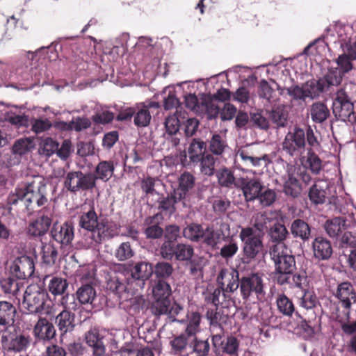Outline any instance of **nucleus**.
Wrapping results in <instances>:
<instances>
[{
	"label": "nucleus",
	"mask_w": 356,
	"mask_h": 356,
	"mask_svg": "<svg viewBox=\"0 0 356 356\" xmlns=\"http://www.w3.org/2000/svg\"><path fill=\"white\" fill-rule=\"evenodd\" d=\"M79 245L84 249L95 248L115 236V225L107 219H99L94 207L78 216Z\"/></svg>",
	"instance_id": "obj_1"
},
{
	"label": "nucleus",
	"mask_w": 356,
	"mask_h": 356,
	"mask_svg": "<svg viewBox=\"0 0 356 356\" xmlns=\"http://www.w3.org/2000/svg\"><path fill=\"white\" fill-rule=\"evenodd\" d=\"M47 185L39 177L32 181L26 183L24 187L16 188L13 193L9 194L7 202L15 205L21 202L28 213L34 211V204L40 207L47 204Z\"/></svg>",
	"instance_id": "obj_2"
},
{
	"label": "nucleus",
	"mask_w": 356,
	"mask_h": 356,
	"mask_svg": "<svg viewBox=\"0 0 356 356\" xmlns=\"http://www.w3.org/2000/svg\"><path fill=\"white\" fill-rule=\"evenodd\" d=\"M238 236L242 243L243 263L250 264L264 254L263 233L257 232L253 227H245L241 229Z\"/></svg>",
	"instance_id": "obj_3"
},
{
	"label": "nucleus",
	"mask_w": 356,
	"mask_h": 356,
	"mask_svg": "<svg viewBox=\"0 0 356 356\" xmlns=\"http://www.w3.org/2000/svg\"><path fill=\"white\" fill-rule=\"evenodd\" d=\"M63 187L74 194L92 191L96 187L95 175L81 170L70 171L65 177Z\"/></svg>",
	"instance_id": "obj_4"
},
{
	"label": "nucleus",
	"mask_w": 356,
	"mask_h": 356,
	"mask_svg": "<svg viewBox=\"0 0 356 356\" xmlns=\"http://www.w3.org/2000/svg\"><path fill=\"white\" fill-rule=\"evenodd\" d=\"M31 339L15 327L5 329L1 339L2 348L7 352L19 353L26 350Z\"/></svg>",
	"instance_id": "obj_5"
},
{
	"label": "nucleus",
	"mask_w": 356,
	"mask_h": 356,
	"mask_svg": "<svg viewBox=\"0 0 356 356\" xmlns=\"http://www.w3.org/2000/svg\"><path fill=\"white\" fill-rule=\"evenodd\" d=\"M240 292L243 300H248L255 296L261 300L265 295L264 280L258 273H252L241 278Z\"/></svg>",
	"instance_id": "obj_6"
},
{
	"label": "nucleus",
	"mask_w": 356,
	"mask_h": 356,
	"mask_svg": "<svg viewBox=\"0 0 356 356\" xmlns=\"http://www.w3.org/2000/svg\"><path fill=\"white\" fill-rule=\"evenodd\" d=\"M305 131L299 127L289 131L282 144V150L292 157L300 156L305 152Z\"/></svg>",
	"instance_id": "obj_7"
},
{
	"label": "nucleus",
	"mask_w": 356,
	"mask_h": 356,
	"mask_svg": "<svg viewBox=\"0 0 356 356\" xmlns=\"http://www.w3.org/2000/svg\"><path fill=\"white\" fill-rule=\"evenodd\" d=\"M286 246L284 243H276L270 246V255L275 264V270L280 272H293L296 268V261L293 255L285 252Z\"/></svg>",
	"instance_id": "obj_8"
},
{
	"label": "nucleus",
	"mask_w": 356,
	"mask_h": 356,
	"mask_svg": "<svg viewBox=\"0 0 356 356\" xmlns=\"http://www.w3.org/2000/svg\"><path fill=\"white\" fill-rule=\"evenodd\" d=\"M130 271L128 284L132 286L133 291L143 289L154 272L152 264L145 261L135 263Z\"/></svg>",
	"instance_id": "obj_9"
},
{
	"label": "nucleus",
	"mask_w": 356,
	"mask_h": 356,
	"mask_svg": "<svg viewBox=\"0 0 356 356\" xmlns=\"http://www.w3.org/2000/svg\"><path fill=\"white\" fill-rule=\"evenodd\" d=\"M334 296L343 308V316L348 320L350 318L352 305L356 302V291L353 285L348 281L339 283Z\"/></svg>",
	"instance_id": "obj_10"
},
{
	"label": "nucleus",
	"mask_w": 356,
	"mask_h": 356,
	"mask_svg": "<svg viewBox=\"0 0 356 356\" xmlns=\"http://www.w3.org/2000/svg\"><path fill=\"white\" fill-rule=\"evenodd\" d=\"M47 296L38 285H29L24 294L23 306L30 313H38L43 309Z\"/></svg>",
	"instance_id": "obj_11"
},
{
	"label": "nucleus",
	"mask_w": 356,
	"mask_h": 356,
	"mask_svg": "<svg viewBox=\"0 0 356 356\" xmlns=\"http://www.w3.org/2000/svg\"><path fill=\"white\" fill-rule=\"evenodd\" d=\"M216 282L225 296L227 293H234L240 286L239 273L234 268H224L219 272Z\"/></svg>",
	"instance_id": "obj_12"
},
{
	"label": "nucleus",
	"mask_w": 356,
	"mask_h": 356,
	"mask_svg": "<svg viewBox=\"0 0 356 356\" xmlns=\"http://www.w3.org/2000/svg\"><path fill=\"white\" fill-rule=\"evenodd\" d=\"M332 111L336 118L343 121L354 113V106L346 92L341 89L337 91L332 104Z\"/></svg>",
	"instance_id": "obj_13"
},
{
	"label": "nucleus",
	"mask_w": 356,
	"mask_h": 356,
	"mask_svg": "<svg viewBox=\"0 0 356 356\" xmlns=\"http://www.w3.org/2000/svg\"><path fill=\"white\" fill-rule=\"evenodd\" d=\"M51 238L62 247L71 245L74 237V225L70 221L63 224L54 223L51 229Z\"/></svg>",
	"instance_id": "obj_14"
},
{
	"label": "nucleus",
	"mask_w": 356,
	"mask_h": 356,
	"mask_svg": "<svg viewBox=\"0 0 356 356\" xmlns=\"http://www.w3.org/2000/svg\"><path fill=\"white\" fill-rule=\"evenodd\" d=\"M236 188L241 190L245 200L248 202L257 199L259 192L264 189V185L257 178L240 177Z\"/></svg>",
	"instance_id": "obj_15"
},
{
	"label": "nucleus",
	"mask_w": 356,
	"mask_h": 356,
	"mask_svg": "<svg viewBox=\"0 0 356 356\" xmlns=\"http://www.w3.org/2000/svg\"><path fill=\"white\" fill-rule=\"evenodd\" d=\"M34 270L35 265L33 259L26 255L16 258L10 266V274L18 280L30 277Z\"/></svg>",
	"instance_id": "obj_16"
},
{
	"label": "nucleus",
	"mask_w": 356,
	"mask_h": 356,
	"mask_svg": "<svg viewBox=\"0 0 356 356\" xmlns=\"http://www.w3.org/2000/svg\"><path fill=\"white\" fill-rule=\"evenodd\" d=\"M51 224L52 218L44 211H40L36 218L29 222L27 233L33 237L43 236L48 232Z\"/></svg>",
	"instance_id": "obj_17"
},
{
	"label": "nucleus",
	"mask_w": 356,
	"mask_h": 356,
	"mask_svg": "<svg viewBox=\"0 0 356 356\" xmlns=\"http://www.w3.org/2000/svg\"><path fill=\"white\" fill-rule=\"evenodd\" d=\"M160 104L156 102L139 103L136 105L134 124L138 128L146 127L149 125L152 120L150 109H159Z\"/></svg>",
	"instance_id": "obj_18"
},
{
	"label": "nucleus",
	"mask_w": 356,
	"mask_h": 356,
	"mask_svg": "<svg viewBox=\"0 0 356 356\" xmlns=\"http://www.w3.org/2000/svg\"><path fill=\"white\" fill-rule=\"evenodd\" d=\"M314 257L318 261H327L332 255L331 242L323 236L316 237L312 244Z\"/></svg>",
	"instance_id": "obj_19"
},
{
	"label": "nucleus",
	"mask_w": 356,
	"mask_h": 356,
	"mask_svg": "<svg viewBox=\"0 0 356 356\" xmlns=\"http://www.w3.org/2000/svg\"><path fill=\"white\" fill-rule=\"evenodd\" d=\"M104 336L99 333V329L90 328L85 334V341L88 346L92 348L93 356H104L106 347L103 342Z\"/></svg>",
	"instance_id": "obj_20"
},
{
	"label": "nucleus",
	"mask_w": 356,
	"mask_h": 356,
	"mask_svg": "<svg viewBox=\"0 0 356 356\" xmlns=\"http://www.w3.org/2000/svg\"><path fill=\"white\" fill-rule=\"evenodd\" d=\"M107 289L120 300H127L129 291H133L132 286L128 284V278L125 280L122 275L111 277L107 282Z\"/></svg>",
	"instance_id": "obj_21"
},
{
	"label": "nucleus",
	"mask_w": 356,
	"mask_h": 356,
	"mask_svg": "<svg viewBox=\"0 0 356 356\" xmlns=\"http://www.w3.org/2000/svg\"><path fill=\"white\" fill-rule=\"evenodd\" d=\"M226 310L227 308L224 307L208 308L206 318L209 321L210 325L222 328V325L226 324L229 319V314L226 312Z\"/></svg>",
	"instance_id": "obj_22"
},
{
	"label": "nucleus",
	"mask_w": 356,
	"mask_h": 356,
	"mask_svg": "<svg viewBox=\"0 0 356 356\" xmlns=\"http://www.w3.org/2000/svg\"><path fill=\"white\" fill-rule=\"evenodd\" d=\"M36 337L42 340L52 339L56 335L54 325L45 318H40L34 327Z\"/></svg>",
	"instance_id": "obj_23"
},
{
	"label": "nucleus",
	"mask_w": 356,
	"mask_h": 356,
	"mask_svg": "<svg viewBox=\"0 0 356 356\" xmlns=\"http://www.w3.org/2000/svg\"><path fill=\"white\" fill-rule=\"evenodd\" d=\"M56 323L60 334L63 336L67 332L73 331L75 327V315L74 313L65 309L56 316Z\"/></svg>",
	"instance_id": "obj_24"
},
{
	"label": "nucleus",
	"mask_w": 356,
	"mask_h": 356,
	"mask_svg": "<svg viewBox=\"0 0 356 356\" xmlns=\"http://www.w3.org/2000/svg\"><path fill=\"white\" fill-rule=\"evenodd\" d=\"M225 234L222 229L215 230L213 226H207L203 230L202 238L201 241L206 245L211 247L212 249L218 248V245L222 238L225 241Z\"/></svg>",
	"instance_id": "obj_25"
},
{
	"label": "nucleus",
	"mask_w": 356,
	"mask_h": 356,
	"mask_svg": "<svg viewBox=\"0 0 356 356\" xmlns=\"http://www.w3.org/2000/svg\"><path fill=\"white\" fill-rule=\"evenodd\" d=\"M48 282L47 289L54 296L63 295L68 288V282L65 278L58 276L46 275L44 282Z\"/></svg>",
	"instance_id": "obj_26"
},
{
	"label": "nucleus",
	"mask_w": 356,
	"mask_h": 356,
	"mask_svg": "<svg viewBox=\"0 0 356 356\" xmlns=\"http://www.w3.org/2000/svg\"><path fill=\"white\" fill-rule=\"evenodd\" d=\"M16 309L10 302L7 301H0V325L3 329L13 327L11 325L14 322Z\"/></svg>",
	"instance_id": "obj_27"
},
{
	"label": "nucleus",
	"mask_w": 356,
	"mask_h": 356,
	"mask_svg": "<svg viewBox=\"0 0 356 356\" xmlns=\"http://www.w3.org/2000/svg\"><path fill=\"white\" fill-rule=\"evenodd\" d=\"M216 176L218 184L221 187L233 188H236L238 184V179H236L234 171L228 168L222 167L216 172Z\"/></svg>",
	"instance_id": "obj_28"
},
{
	"label": "nucleus",
	"mask_w": 356,
	"mask_h": 356,
	"mask_svg": "<svg viewBox=\"0 0 356 356\" xmlns=\"http://www.w3.org/2000/svg\"><path fill=\"white\" fill-rule=\"evenodd\" d=\"M291 233L294 238H299L307 241L311 236V227L307 222L302 219L294 220L291 225Z\"/></svg>",
	"instance_id": "obj_29"
},
{
	"label": "nucleus",
	"mask_w": 356,
	"mask_h": 356,
	"mask_svg": "<svg viewBox=\"0 0 356 356\" xmlns=\"http://www.w3.org/2000/svg\"><path fill=\"white\" fill-rule=\"evenodd\" d=\"M186 118V112L177 110L175 113L169 115L165 121V128L166 132L170 135L176 134L180 127L181 122H184Z\"/></svg>",
	"instance_id": "obj_30"
},
{
	"label": "nucleus",
	"mask_w": 356,
	"mask_h": 356,
	"mask_svg": "<svg viewBox=\"0 0 356 356\" xmlns=\"http://www.w3.org/2000/svg\"><path fill=\"white\" fill-rule=\"evenodd\" d=\"M115 166L113 161H102L95 169V183L97 179H100L104 182L108 181L114 173Z\"/></svg>",
	"instance_id": "obj_31"
},
{
	"label": "nucleus",
	"mask_w": 356,
	"mask_h": 356,
	"mask_svg": "<svg viewBox=\"0 0 356 356\" xmlns=\"http://www.w3.org/2000/svg\"><path fill=\"white\" fill-rule=\"evenodd\" d=\"M195 177L190 172H184L179 178V186L174 191L178 198L184 199L186 193L193 188Z\"/></svg>",
	"instance_id": "obj_32"
},
{
	"label": "nucleus",
	"mask_w": 356,
	"mask_h": 356,
	"mask_svg": "<svg viewBox=\"0 0 356 356\" xmlns=\"http://www.w3.org/2000/svg\"><path fill=\"white\" fill-rule=\"evenodd\" d=\"M191 336H188L184 332L179 335H176L172 337L170 341V346L171 351L174 355H181L185 352L189 344Z\"/></svg>",
	"instance_id": "obj_33"
},
{
	"label": "nucleus",
	"mask_w": 356,
	"mask_h": 356,
	"mask_svg": "<svg viewBox=\"0 0 356 356\" xmlns=\"http://www.w3.org/2000/svg\"><path fill=\"white\" fill-rule=\"evenodd\" d=\"M276 305L279 312L285 316L291 317L297 312L292 300L284 293L277 296Z\"/></svg>",
	"instance_id": "obj_34"
},
{
	"label": "nucleus",
	"mask_w": 356,
	"mask_h": 356,
	"mask_svg": "<svg viewBox=\"0 0 356 356\" xmlns=\"http://www.w3.org/2000/svg\"><path fill=\"white\" fill-rule=\"evenodd\" d=\"M186 318V327L184 332L188 336L195 337L200 331L202 316L198 312H191L187 314Z\"/></svg>",
	"instance_id": "obj_35"
},
{
	"label": "nucleus",
	"mask_w": 356,
	"mask_h": 356,
	"mask_svg": "<svg viewBox=\"0 0 356 356\" xmlns=\"http://www.w3.org/2000/svg\"><path fill=\"white\" fill-rule=\"evenodd\" d=\"M283 191L285 195L292 197H297L301 193V184L293 174L288 173V177L284 184Z\"/></svg>",
	"instance_id": "obj_36"
},
{
	"label": "nucleus",
	"mask_w": 356,
	"mask_h": 356,
	"mask_svg": "<svg viewBox=\"0 0 356 356\" xmlns=\"http://www.w3.org/2000/svg\"><path fill=\"white\" fill-rule=\"evenodd\" d=\"M76 297L81 305L92 304L96 297V291L92 285L83 284L77 289Z\"/></svg>",
	"instance_id": "obj_37"
},
{
	"label": "nucleus",
	"mask_w": 356,
	"mask_h": 356,
	"mask_svg": "<svg viewBox=\"0 0 356 356\" xmlns=\"http://www.w3.org/2000/svg\"><path fill=\"white\" fill-rule=\"evenodd\" d=\"M311 118L316 123H322L330 116V110L327 106L322 102H316L311 107Z\"/></svg>",
	"instance_id": "obj_38"
},
{
	"label": "nucleus",
	"mask_w": 356,
	"mask_h": 356,
	"mask_svg": "<svg viewBox=\"0 0 356 356\" xmlns=\"http://www.w3.org/2000/svg\"><path fill=\"white\" fill-rule=\"evenodd\" d=\"M206 143L200 139L193 138L188 147V154L191 162L198 163L200 158L205 155Z\"/></svg>",
	"instance_id": "obj_39"
},
{
	"label": "nucleus",
	"mask_w": 356,
	"mask_h": 356,
	"mask_svg": "<svg viewBox=\"0 0 356 356\" xmlns=\"http://www.w3.org/2000/svg\"><path fill=\"white\" fill-rule=\"evenodd\" d=\"M325 90L331 86H338L342 81V74L338 68L328 70L327 74L319 79Z\"/></svg>",
	"instance_id": "obj_40"
},
{
	"label": "nucleus",
	"mask_w": 356,
	"mask_h": 356,
	"mask_svg": "<svg viewBox=\"0 0 356 356\" xmlns=\"http://www.w3.org/2000/svg\"><path fill=\"white\" fill-rule=\"evenodd\" d=\"M306 98L314 99L319 96V94L325 91L322 83L318 80L312 79L302 85Z\"/></svg>",
	"instance_id": "obj_41"
},
{
	"label": "nucleus",
	"mask_w": 356,
	"mask_h": 356,
	"mask_svg": "<svg viewBox=\"0 0 356 356\" xmlns=\"http://www.w3.org/2000/svg\"><path fill=\"white\" fill-rule=\"evenodd\" d=\"M181 200L178 198V195L174 192L161 198V200L159 201L158 209L167 214L172 215L175 211V204Z\"/></svg>",
	"instance_id": "obj_42"
},
{
	"label": "nucleus",
	"mask_w": 356,
	"mask_h": 356,
	"mask_svg": "<svg viewBox=\"0 0 356 356\" xmlns=\"http://www.w3.org/2000/svg\"><path fill=\"white\" fill-rule=\"evenodd\" d=\"M302 296L298 298V305L307 311L313 310L318 304V300L313 291L305 289L302 291Z\"/></svg>",
	"instance_id": "obj_43"
},
{
	"label": "nucleus",
	"mask_w": 356,
	"mask_h": 356,
	"mask_svg": "<svg viewBox=\"0 0 356 356\" xmlns=\"http://www.w3.org/2000/svg\"><path fill=\"white\" fill-rule=\"evenodd\" d=\"M288 111L283 106L273 108L270 114V119L277 128L285 127L288 123Z\"/></svg>",
	"instance_id": "obj_44"
},
{
	"label": "nucleus",
	"mask_w": 356,
	"mask_h": 356,
	"mask_svg": "<svg viewBox=\"0 0 356 356\" xmlns=\"http://www.w3.org/2000/svg\"><path fill=\"white\" fill-rule=\"evenodd\" d=\"M227 147L225 138L220 134H215L209 141V149L213 154L219 156L223 154Z\"/></svg>",
	"instance_id": "obj_45"
},
{
	"label": "nucleus",
	"mask_w": 356,
	"mask_h": 356,
	"mask_svg": "<svg viewBox=\"0 0 356 356\" xmlns=\"http://www.w3.org/2000/svg\"><path fill=\"white\" fill-rule=\"evenodd\" d=\"M258 94L261 98L266 99L269 103H275L279 99L273 88L265 79H262L259 83Z\"/></svg>",
	"instance_id": "obj_46"
},
{
	"label": "nucleus",
	"mask_w": 356,
	"mask_h": 356,
	"mask_svg": "<svg viewBox=\"0 0 356 356\" xmlns=\"http://www.w3.org/2000/svg\"><path fill=\"white\" fill-rule=\"evenodd\" d=\"M203 227L197 223H191L183 230V235L185 238L194 241H201L203 234Z\"/></svg>",
	"instance_id": "obj_47"
},
{
	"label": "nucleus",
	"mask_w": 356,
	"mask_h": 356,
	"mask_svg": "<svg viewBox=\"0 0 356 356\" xmlns=\"http://www.w3.org/2000/svg\"><path fill=\"white\" fill-rule=\"evenodd\" d=\"M156 278L159 280L165 281L168 278L171 277L173 273L174 268L171 264L166 261H159L156 264L154 268H153Z\"/></svg>",
	"instance_id": "obj_48"
},
{
	"label": "nucleus",
	"mask_w": 356,
	"mask_h": 356,
	"mask_svg": "<svg viewBox=\"0 0 356 356\" xmlns=\"http://www.w3.org/2000/svg\"><path fill=\"white\" fill-rule=\"evenodd\" d=\"M345 222L341 218L327 220L325 223V229L330 237H336L342 232Z\"/></svg>",
	"instance_id": "obj_49"
},
{
	"label": "nucleus",
	"mask_w": 356,
	"mask_h": 356,
	"mask_svg": "<svg viewBox=\"0 0 356 356\" xmlns=\"http://www.w3.org/2000/svg\"><path fill=\"white\" fill-rule=\"evenodd\" d=\"M269 235L273 241L283 243L289 235V232L283 224L276 222L270 227Z\"/></svg>",
	"instance_id": "obj_50"
},
{
	"label": "nucleus",
	"mask_w": 356,
	"mask_h": 356,
	"mask_svg": "<svg viewBox=\"0 0 356 356\" xmlns=\"http://www.w3.org/2000/svg\"><path fill=\"white\" fill-rule=\"evenodd\" d=\"M296 316L300 318V321L298 324L297 329L299 330L300 333L303 336L305 339H309L314 336V328L312 325V321L306 318H304L301 316L299 312H296Z\"/></svg>",
	"instance_id": "obj_51"
},
{
	"label": "nucleus",
	"mask_w": 356,
	"mask_h": 356,
	"mask_svg": "<svg viewBox=\"0 0 356 356\" xmlns=\"http://www.w3.org/2000/svg\"><path fill=\"white\" fill-rule=\"evenodd\" d=\"M309 198L315 204H323L325 201L326 192L324 188L318 184H314L309 188Z\"/></svg>",
	"instance_id": "obj_52"
},
{
	"label": "nucleus",
	"mask_w": 356,
	"mask_h": 356,
	"mask_svg": "<svg viewBox=\"0 0 356 356\" xmlns=\"http://www.w3.org/2000/svg\"><path fill=\"white\" fill-rule=\"evenodd\" d=\"M238 155L241 159L246 163H250L254 167H258L261 165V161H264L265 164L269 161L267 154L261 156H254L250 154L246 149H241L238 151Z\"/></svg>",
	"instance_id": "obj_53"
},
{
	"label": "nucleus",
	"mask_w": 356,
	"mask_h": 356,
	"mask_svg": "<svg viewBox=\"0 0 356 356\" xmlns=\"http://www.w3.org/2000/svg\"><path fill=\"white\" fill-rule=\"evenodd\" d=\"M58 257L56 248L51 243H45L42 248V259L44 263L47 265L55 264Z\"/></svg>",
	"instance_id": "obj_54"
},
{
	"label": "nucleus",
	"mask_w": 356,
	"mask_h": 356,
	"mask_svg": "<svg viewBox=\"0 0 356 356\" xmlns=\"http://www.w3.org/2000/svg\"><path fill=\"white\" fill-rule=\"evenodd\" d=\"M152 293L154 298L170 299L171 287L166 281L158 280L153 287Z\"/></svg>",
	"instance_id": "obj_55"
},
{
	"label": "nucleus",
	"mask_w": 356,
	"mask_h": 356,
	"mask_svg": "<svg viewBox=\"0 0 356 356\" xmlns=\"http://www.w3.org/2000/svg\"><path fill=\"white\" fill-rule=\"evenodd\" d=\"M199 162H200V170L202 174L208 176L214 174L216 160L212 154H206L200 158Z\"/></svg>",
	"instance_id": "obj_56"
},
{
	"label": "nucleus",
	"mask_w": 356,
	"mask_h": 356,
	"mask_svg": "<svg viewBox=\"0 0 356 356\" xmlns=\"http://www.w3.org/2000/svg\"><path fill=\"white\" fill-rule=\"evenodd\" d=\"M170 307V300L165 298H154L151 309L156 316L167 314Z\"/></svg>",
	"instance_id": "obj_57"
},
{
	"label": "nucleus",
	"mask_w": 356,
	"mask_h": 356,
	"mask_svg": "<svg viewBox=\"0 0 356 356\" xmlns=\"http://www.w3.org/2000/svg\"><path fill=\"white\" fill-rule=\"evenodd\" d=\"M276 193L274 190L264 186V189L259 192V195L256 200H258L260 204L264 207H269L272 205L276 200Z\"/></svg>",
	"instance_id": "obj_58"
},
{
	"label": "nucleus",
	"mask_w": 356,
	"mask_h": 356,
	"mask_svg": "<svg viewBox=\"0 0 356 356\" xmlns=\"http://www.w3.org/2000/svg\"><path fill=\"white\" fill-rule=\"evenodd\" d=\"M194 253L191 245L177 243L175 257L178 261H188L191 259Z\"/></svg>",
	"instance_id": "obj_59"
},
{
	"label": "nucleus",
	"mask_w": 356,
	"mask_h": 356,
	"mask_svg": "<svg viewBox=\"0 0 356 356\" xmlns=\"http://www.w3.org/2000/svg\"><path fill=\"white\" fill-rule=\"evenodd\" d=\"M134 255V251L129 242H123L116 249L115 257L121 261H126Z\"/></svg>",
	"instance_id": "obj_60"
},
{
	"label": "nucleus",
	"mask_w": 356,
	"mask_h": 356,
	"mask_svg": "<svg viewBox=\"0 0 356 356\" xmlns=\"http://www.w3.org/2000/svg\"><path fill=\"white\" fill-rule=\"evenodd\" d=\"M238 246L237 242L231 238L227 243L222 245L220 250V255L225 260L232 258L238 252Z\"/></svg>",
	"instance_id": "obj_61"
},
{
	"label": "nucleus",
	"mask_w": 356,
	"mask_h": 356,
	"mask_svg": "<svg viewBox=\"0 0 356 356\" xmlns=\"http://www.w3.org/2000/svg\"><path fill=\"white\" fill-rule=\"evenodd\" d=\"M21 286L22 284L18 281L11 277L1 281V286L3 291L6 293H10L15 296H17Z\"/></svg>",
	"instance_id": "obj_62"
},
{
	"label": "nucleus",
	"mask_w": 356,
	"mask_h": 356,
	"mask_svg": "<svg viewBox=\"0 0 356 356\" xmlns=\"http://www.w3.org/2000/svg\"><path fill=\"white\" fill-rule=\"evenodd\" d=\"M59 144L56 140L51 138H47L40 144L39 152L40 154L50 156L54 153H56Z\"/></svg>",
	"instance_id": "obj_63"
},
{
	"label": "nucleus",
	"mask_w": 356,
	"mask_h": 356,
	"mask_svg": "<svg viewBox=\"0 0 356 356\" xmlns=\"http://www.w3.org/2000/svg\"><path fill=\"white\" fill-rule=\"evenodd\" d=\"M193 350L197 356H207L210 351V343L208 340L197 339L196 336L193 337Z\"/></svg>",
	"instance_id": "obj_64"
}]
</instances>
